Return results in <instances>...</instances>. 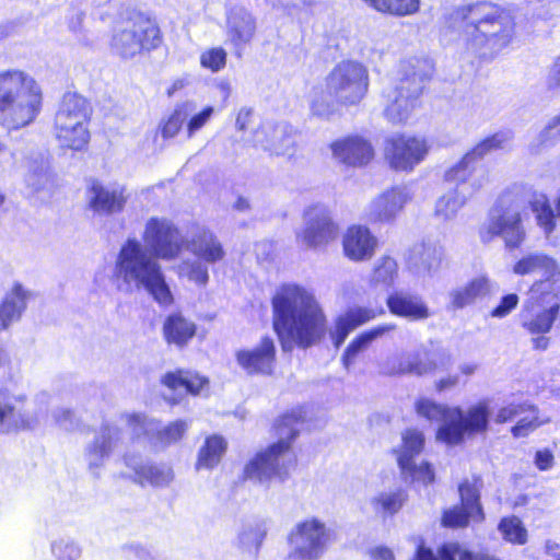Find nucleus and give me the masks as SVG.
I'll return each mask as SVG.
<instances>
[{
  "label": "nucleus",
  "instance_id": "1",
  "mask_svg": "<svg viewBox=\"0 0 560 560\" xmlns=\"http://www.w3.org/2000/svg\"><path fill=\"white\" fill-rule=\"evenodd\" d=\"M147 248L137 238H128L119 249L113 278L120 292L131 294L144 290L159 305L167 307L174 296L158 259L170 260L179 255L184 240L167 219L151 218L143 234Z\"/></svg>",
  "mask_w": 560,
  "mask_h": 560
},
{
  "label": "nucleus",
  "instance_id": "2",
  "mask_svg": "<svg viewBox=\"0 0 560 560\" xmlns=\"http://www.w3.org/2000/svg\"><path fill=\"white\" fill-rule=\"evenodd\" d=\"M273 328L283 351L317 345L327 332L326 315L312 292L289 283L272 298Z\"/></svg>",
  "mask_w": 560,
  "mask_h": 560
},
{
  "label": "nucleus",
  "instance_id": "3",
  "mask_svg": "<svg viewBox=\"0 0 560 560\" xmlns=\"http://www.w3.org/2000/svg\"><path fill=\"white\" fill-rule=\"evenodd\" d=\"M447 23L459 34L466 49L481 59H492L505 48L515 28L510 12L486 1L455 9Z\"/></svg>",
  "mask_w": 560,
  "mask_h": 560
},
{
  "label": "nucleus",
  "instance_id": "4",
  "mask_svg": "<svg viewBox=\"0 0 560 560\" xmlns=\"http://www.w3.org/2000/svg\"><path fill=\"white\" fill-rule=\"evenodd\" d=\"M415 408L420 417L430 421H441L436 439L447 445H458L466 438L482 434L490 423V404L483 399L470 406L466 411L459 407H448L432 399L419 398Z\"/></svg>",
  "mask_w": 560,
  "mask_h": 560
},
{
  "label": "nucleus",
  "instance_id": "5",
  "mask_svg": "<svg viewBox=\"0 0 560 560\" xmlns=\"http://www.w3.org/2000/svg\"><path fill=\"white\" fill-rule=\"evenodd\" d=\"M304 412L302 408L285 412L275 423V431L278 441L271 444L266 451L259 452L250 459L245 468L246 479L265 483L272 478L284 481L289 475V466L292 459L289 458L291 443L300 433V424L303 422Z\"/></svg>",
  "mask_w": 560,
  "mask_h": 560
},
{
  "label": "nucleus",
  "instance_id": "6",
  "mask_svg": "<svg viewBox=\"0 0 560 560\" xmlns=\"http://www.w3.org/2000/svg\"><path fill=\"white\" fill-rule=\"evenodd\" d=\"M42 91L36 81L22 71L0 73V125L19 129L35 120L42 107Z\"/></svg>",
  "mask_w": 560,
  "mask_h": 560
},
{
  "label": "nucleus",
  "instance_id": "7",
  "mask_svg": "<svg viewBox=\"0 0 560 560\" xmlns=\"http://www.w3.org/2000/svg\"><path fill=\"white\" fill-rule=\"evenodd\" d=\"M432 72L433 63L429 58L412 57L400 62L397 80L383 91V113L389 122L408 120Z\"/></svg>",
  "mask_w": 560,
  "mask_h": 560
},
{
  "label": "nucleus",
  "instance_id": "8",
  "mask_svg": "<svg viewBox=\"0 0 560 560\" xmlns=\"http://www.w3.org/2000/svg\"><path fill=\"white\" fill-rule=\"evenodd\" d=\"M514 133L510 129L499 130L469 150L457 163L444 173V180L454 185V189L465 195L474 196L485 184V171L480 161L497 150H503L512 142Z\"/></svg>",
  "mask_w": 560,
  "mask_h": 560
},
{
  "label": "nucleus",
  "instance_id": "9",
  "mask_svg": "<svg viewBox=\"0 0 560 560\" xmlns=\"http://www.w3.org/2000/svg\"><path fill=\"white\" fill-rule=\"evenodd\" d=\"M91 109L88 101L77 93H66L55 117L57 138L62 147L80 151L89 142L88 119Z\"/></svg>",
  "mask_w": 560,
  "mask_h": 560
},
{
  "label": "nucleus",
  "instance_id": "10",
  "mask_svg": "<svg viewBox=\"0 0 560 560\" xmlns=\"http://www.w3.org/2000/svg\"><path fill=\"white\" fill-rule=\"evenodd\" d=\"M369 89L368 69L357 61H342L326 77V90L341 106L358 105Z\"/></svg>",
  "mask_w": 560,
  "mask_h": 560
},
{
  "label": "nucleus",
  "instance_id": "11",
  "mask_svg": "<svg viewBox=\"0 0 560 560\" xmlns=\"http://www.w3.org/2000/svg\"><path fill=\"white\" fill-rule=\"evenodd\" d=\"M334 532L318 518L298 523L288 535L292 560H318L332 541Z\"/></svg>",
  "mask_w": 560,
  "mask_h": 560
},
{
  "label": "nucleus",
  "instance_id": "12",
  "mask_svg": "<svg viewBox=\"0 0 560 560\" xmlns=\"http://www.w3.org/2000/svg\"><path fill=\"white\" fill-rule=\"evenodd\" d=\"M424 434L417 429H407L401 433V445L394 448L400 476L404 482L409 485L421 483L428 486L435 479L432 465L422 462L420 465L415 463L424 447Z\"/></svg>",
  "mask_w": 560,
  "mask_h": 560
},
{
  "label": "nucleus",
  "instance_id": "13",
  "mask_svg": "<svg viewBox=\"0 0 560 560\" xmlns=\"http://www.w3.org/2000/svg\"><path fill=\"white\" fill-rule=\"evenodd\" d=\"M560 312V302L550 293L540 292V283L534 282L529 296L518 313L520 325L532 335L550 331Z\"/></svg>",
  "mask_w": 560,
  "mask_h": 560
},
{
  "label": "nucleus",
  "instance_id": "14",
  "mask_svg": "<svg viewBox=\"0 0 560 560\" xmlns=\"http://www.w3.org/2000/svg\"><path fill=\"white\" fill-rule=\"evenodd\" d=\"M161 44L160 31L149 21H128L112 40L113 49L122 58H132L142 49L151 50Z\"/></svg>",
  "mask_w": 560,
  "mask_h": 560
},
{
  "label": "nucleus",
  "instance_id": "15",
  "mask_svg": "<svg viewBox=\"0 0 560 560\" xmlns=\"http://www.w3.org/2000/svg\"><path fill=\"white\" fill-rule=\"evenodd\" d=\"M27 397L0 389V435L33 431L40 424L42 409L26 408Z\"/></svg>",
  "mask_w": 560,
  "mask_h": 560
},
{
  "label": "nucleus",
  "instance_id": "16",
  "mask_svg": "<svg viewBox=\"0 0 560 560\" xmlns=\"http://www.w3.org/2000/svg\"><path fill=\"white\" fill-rule=\"evenodd\" d=\"M126 446V434L116 424L103 422L84 448V458L93 475L114 455L121 454Z\"/></svg>",
  "mask_w": 560,
  "mask_h": 560
},
{
  "label": "nucleus",
  "instance_id": "17",
  "mask_svg": "<svg viewBox=\"0 0 560 560\" xmlns=\"http://www.w3.org/2000/svg\"><path fill=\"white\" fill-rule=\"evenodd\" d=\"M338 231L328 207L317 203L304 211L303 228L296 233V238L307 248H317L334 241Z\"/></svg>",
  "mask_w": 560,
  "mask_h": 560
},
{
  "label": "nucleus",
  "instance_id": "18",
  "mask_svg": "<svg viewBox=\"0 0 560 560\" xmlns=\"http://www.w3.org/2000/svg\"><path fill=\"white\" fill-rule=\"evenodd\" d=\"M508 196L499 198L489 212L487 233L492 236H502L506 247H518L525 237V230L518 209L506 207Z\"/></svg>",
  "mask_w": 560,
  "mask_h": 560
},
{
  "label": "nucleus",
  "instance_id": "19",
  "mask_svg": "<svg viewBox=\"0 0 560 560\" xmlns=\"http://www.w3.org/2000/svg\"><path fill=\"white\" fill-rule=\"evenodd\" d=\"M298 131L287 121H264L255 131L253 142L270 155L292 156L295 152Z\"/></svg>",
  "mask_w": 560,
  "mask_h": 560
},
{
  "label": "nucleus",
  "instance_id": "20",
  "mask_svg": "<svg viewBox=\"0 0 560 560\" xmlns=\"http://www.w3.org/2000/svg\"><path fill=\"white\" fill-rule=\"evenodd\" d=\"M460 505H455L443 512L441 524L446 528L467 527L470 520L481 523L485 512L480 502V490L468 480L458 486Z\"/></svg>",
  "mask_w": 560,
  "mask_h": 560
},
{
  "label": "nucleus",
  "instance_id": "21",
  "mask_svg": "<svg viewBox=\"0 0 560 560\" xmlns=\"http://www.w3.org/2000/svg\"><path fill=\"white\" fill-rule=\"evenodd\" d=\"M429 145L423 138L394 135L385 140V158L395 170H412L428 154Z\"/></svg>",
  "mask_w": 560,
  "mask_h": 560
},
{
  "label": "nucleus",
  "instance_id": "22",
  "mask_svg": "<svg viewBox=\"0 0 560 560\" xmlns=\"http://www.w3.org/2000/svg\"><path fill=\"white\" fill-rule=\"evenodd\" d=\"M128 197L122 185H106L96 178L86 179L85 198L88 206L100 215H112L121 212Z\"/></svg>",
  "mask_w": 560,
  "mask_h": 560
},
{
  "label": "nucleus",
  "instance_id": "23",
  "mask_svg": "<svg viewBox=\"0 0 560 560\" xmlns=\"http://www.w3.org/2000/svg\"><path fill=\"white\" fill-rule=\"evenodd\" d=\"M256 28V18L248 9L234 5L226 12V40L238 57L254 38Z\"/></svg>",
  "mask_w": 560,
  "mask_h": 560
},
{
  "label": "nucleus",
  "instance_id": "24",
  "mask_svg": "<svg viewBox=\"0 0 560 560\" xmlns=\"http://www.w3.org/2000/svg\"><path fill=\"white\" fill-rule=\"evenodd\" d=\"M235 359L237 364L249 375H270L276 362L275 341L271 337L266 336L255 348L236 351Z\"/></svg>",
  "mask_w": 560,
  "mask_h": 560
},
{
  "label": "nucleus",
  "instance_id": "25",
  "mask_svg": "<svg viewBox=\"0 0 560 560\" xmlns=\"http://www.w3.org/2000/svg\"><path fill=\"white\" fill-rule=\"evenodd\" d=\"M443 249L434 242L415 244L407 257L408 268L418 277H431L441 265Z\"/></svg>",
  "mask_w": 560,
  "mask_h": 560
},
{
  "label": "nucleus",
  "instance_id": "26",
  "mask_svg": "<svg viewBox=\"0 0 560 560\" xmlns=\"http://www.w3.org/2000/svg\"><path fill=\"white\" fill-rule=\"evenodd\" d=\"M516 275H537L539 280L535 282L540 283V292L549 289L550 282L559 275V267L556 260L545 254L534 253L521 258L513 267Z\"/></svg>",
  "mask_w": 560,
  "mask_h": 560
},
{
  "label": "nucleus",
  "instance_id": "27",
  "mask_svg": "<svg viewBox=\"0 0 560 560\" xmlns=\"http://www.w3.org/2000/svg\"><path fill=\"white\" fill-rule=\"evenodd\" d=\"M386 305L393 315L418 322L430 317V310L422 298L405 290L388 294Z\"/></svg>",
  "mask_w": 560,
  "mask_h": 560
},
{
  "label": "nucleus",
  "instance_id": "28",
  "mask_svg": "<svg viewBox=\"0 0 560 560\" xmlns=\"http://www.w3.org/2000/svg\"><path fill=\"white\" fill-rule=\"evenodd\" d=\"M124 463L135 471L141 485L147 482L152 487L165 488L174 479L173 469L165 464L143 463L139 456L127 453L124 454Z\"/></svg>",
  "mask_w": 560,
  "mask_h": 560
},
{
  "label": "nucleus",
  "instance_id": "29",
  "mask_svg": "<svg viewBox=\"0 0 560 560\" xmlns=\"http://www.w3.org/2000/svg\"><path fill=\"white\" fill-rule=\"evenodd\" d=\"M409 195L405 187H394L375 198L368 211L371 222H389L395 219L407 202Z\"/></svg>",
  "mask_w": 560,
  "mask_h": 560
},
{
  "label": "nucleus",
  "instance_id": "30",
  "mask_svg": "<svg viewBox=\"0 0 560 560\" xmlns=\"http://www.w3.org/2000/svg\"><path fill=\"white\" fill-rule=\"evenodd\" d=\"M336 159L350 166L368 164L374 156L372 144L361 137H348L331 144Z\"/></svg>",
  "mask_w": 560,
  "mask_h": 560
},
{
  "label": "nucleus",
  "instance_id": "31",
  "mask_svg": "<svg viewBox=\"0 0 560 560\" xmlns=\"http://www.w3.org/2000/svg\"><path fill=\"white\" fill-rule=\"evenodd\" d=\"M377 240L370 230L362 225H353L343 236L345 255L353 261L370 259L375 250Z\"/></svg>",
  "mask_w": 560,
  "mask_h": 560
},
{
  "label": "nucleus",
  "instance_id": "32",
  "mask_svg": "<svg viewBox=\"0 0 560 560\" xmlns=\"http://www.w3.org/2000/svg\"><path fill=\"white\" fill-rule=\"evenodd\" d=\"M32 295L33 293L21 283H14L0 303V331L8 330L12 324L21 319Z\"/></svg>",
  "mask_w": 560,
  "mask_h": 560
},
{
  "label": "nucleus",
  "instance_id": "33",
  "mask_svg": "<svg viewBox=\"0 0 560 560\" xmlns=\"http://www.w3.org/2000/svg\"><path fill=\"white\" fill-rule=\"evenodd\" d=\"M434 369V362L424 361L420 353L412 352L387 359L386 362L381 365L380 372L387 376L405 374L421 376L432 372Z\"/></svg>",
  "mask_w": 560,
  "mask_h": 560
},
{
  "label": "nucleus",
  "instance_id": "34",
  "mask_svg": "<svg viewBox=\"0 0 560 560\" xmlns=\"http://www.w3.org/2000/svg\"><path fill=\"white\" fill-rule=\"evenodd\" d=\"M375 312L366 307H354L339 316L336 319L335 327L330 330L334 346L338 349L353 329L375 318Z\"/></svg>",
  "mask_w": 560,
  "mask_h": 560
},
{
  "label": "nucleus",
  "instance_id": "35",
  "mask_svg": "<svg viewBox=\"0 0 560 560\" xmlns=\"http://www.w3.org/2000/svg\"><path fill=\"white\" fill-rule=\"evenodd\" d=\"M395 324H382L377 325L369 330H365L358 335L345 349L341 362L347 370H350L355 361V358L363 352L376 339L381 338L385 334L394 330Z\"/></svg>",
  "mask_w": 560,
  "mask_h": 560
},
{
  "label": "nucleus",
  "instance_id": "36",
  "mask_svg": "<svg viewBox=\"0 0 560 560\" xmlns=\"http://www.w3.org/2000/svg\"><path fill=\"white\" fill-rule=\"evenodd\" d=\"M490 292V281L487 277H478L466 285L456 288L448 293L452 310H462L472 304L476 299L486 296Z\"/></svg>",
  "mask_w": 560,
  "mask_h": 560
},
{
  "label": "nucleus",
  "instance_id": "37",
  "mask_svg": "<svg viewBox=\"0 0 560 560\" xmlns=\"http://www.w3.org/2000/svg\"><path fill=\"white\" fill-rule=\"evenodd\" d=\"M190 250L195 256L201 258L207 264L220 261L225 256V250L221 242L215 234L209 230H201L194 236Z\"/></svg>",
  "mask_w": 560,
  "mask_h": 560
},
{
  "label": "nucleus",
  "instance_id": "38",
  "mask_svg": "<svg viewBox=\"0 0 560 560\" xmlns=\"http://www.w3.org/2000/svg\"><path fill=\"white\" fill-rule=\"evenodd\" d=\"M195 323L185 318L180 313L170 314L163 324V335L167 343L182 348L196 334Z\"/></svg>",
  "mask_w": 560,
  "mask_h": 560
},
{
  "label": "nucleus",
  "instance_id": "39",
  "mask_svg": "<svg viewBox=\"0 0 560 560\" xmlns=\"http://www.w3.org/2000/svg\"><path fill=\"white\" fill-rule=\"evenodd\" d=\"M161 382L170 389L176 390L184 388L186 393L191 395L199 394L200 390L209 383L207 377L190 370L182 369L165 373Z\"/></svg>",
  "mask_w": 560,
  "mask_h": 560
},
{
  "label": "nucleus",
  "instance_id": "40",
  "mask_svg": "<svg viewBox=\"0 0 560 560\" xmlns=\"http://www.w3.org/2000/svg\"><path fill=\"white\" fill-rule=\"evenodd\" d=\"M26 167L25 183L27 187L33 191L45 189L51 180L47 154L42 151L32 153L27 159Z\"/></svg>",
  "mask_w": 560,
  "mask_h": 560
},
{
  "label": "nucleus",
  "instance_id": "41",
  "mask_svg": "<svg viewBox=\"0 0 560 560\" xmlns=\"http://www.w3.org/2000/svg\"><path fill=\"white\" fill-rule=\"evenodd\" d=\"M228 448L225 439L213 434L206 438L203 445L198 451L196 469H213L219 465Z\"/></svg>",
  "mask_w": 560,
  "mask_h": 560
},
{
  "label": "nucleus",
  "instance_id": "42",
  "mask_svg": "<svg viewBox=\"0 0 560 560\" xmlns=\"http://www.w3.org/2000/svg\"><path fill=\"white\" fill-rule=\"evenodd\" d=\"M266 535L267 527L264 521L245 523L237 536L238 547L245 552L257 556Z\"/></svg>",
  "mask_w": 560,
  "mask_h": 560
},
{
  "label": "nucleus",
  "instance_id": "43",
  "mask_svg": "<svg viewBox=\"0 0 560 560\" xmlns=\"http://www.w3.org/2000/svg\"><path fill=\"white\" fill-rule=\"evenodd\" d=\"M408 500V493L404 489L384 491L371 500L374 511L384 517L397 514Z\"/></svg>",
  "mask_w": 560,
  "mask_h": 560
},
{
  "label": "nucleus",
  "instance_id": "44",
  "mask_svg": "<svg viewBox=\"0 0 560 560\" xmlns=\"http://www.w3.org/2000/svg\"><path fill=\"white\" fill-rule=\"evenodd\" d=\"M469 198L471 196L452 188L438 199L434 213L444 221L453 220Z\"/></svg>",
  "mask_w": 560,
  "mask_h": 560
},
{
  "label": "nucleus",
  "instance_id": "45",
  "mask_svg": "<svg viewBox=\"0 0 560 560\" xmlns=\"http://www.w3.org/2000/svg\"><path fill=\"white\" fill-rule=\"evenodd\" d=\"M436 560H501L493 555L462 548L458 542H444L436 550Z\"/></svg>",
  "mask_w": 560,
  "mask_h": 560
},
{
  "label": "nucleus",
  "instance_id": "46",
  "mask_svg": "<svg viewBox=\"0 0 560 560\" xmlns=\"http://www.w3.org/2000/svg\"><path fill=\"white\" fill-rule=\"evenodd\" d=\"M195 110L196 105L192 102H184L176 105L168 118L161 122L160 128L162 137L165 139L175 137L182 129L184 122Z\"/></svg>",
  "mask_w": 560,
  "mask_h": 560
},
{
  "label": "nucleus",
  "instance_id": "47",
  "mask_svg": "<svg viewBox=\"0 0 560 560\" xmlns=\"http://www.w3.org/2000/svg\"><path fill=\"white\" fill-rule=\"evenodd\" d=\"M532 211L535 213L537 224L544 230L545 234L550 235L556 228V214L546 195H535L529 201Z\"/></svg>",
  "mask_w": 560,
  "mask_h": 560
},
{
  "label": "nucleus",
  "instance_id": "48",
  "mask_svg": "<svg viewBox=\"0 0 560 560\" xmlns=\"http://www.w3.org/2000/svg\"><path fill=\"white\" fill-rule=\"evenodd\" d=\"M375 10L393 15H409L419 10L420 0H363Z\"/></svg>",
  "mask_w": 560,
  "mask_h": 560
},
{
  "label": "nucleus",
  "instance_id": "49",
  "mask_svg": "<svg viewBox=\"0 0 560 560\" xmlns=\"http://www.w3.org/2000/svg\"><path fill=\"white\" fill-rule=\"evenodd\" d=\"M188 429V424L184 420H176L168 425L159 428L154 423V436L152 438V444L154 446L165 447L175 443L182 439L186 430Z\"/></svg>",
  "mask_w": 560,
  "mask_h": 560
},
{
  "label": "nucleus",
  "instance_id": "50",
  "mask_svg": "<svg viewBox=\"0 0 560 560\" xmlns=\"http://www.w3.org/2000/svg\"><path fill=\"white\" fill-rule=\"evenodd\" d=\"M498 529L509 542L524 545L527 541V530L516 516L503 517Z\"/></svg>",
  "mask_w": 560,
  "mask_h": 560
},
{
  "label": "nucleus",
  "instance_id": "51",
  "mask_svg": "<svg viewBox=\"0 0 560 560\" xmlns=\"http://www.w3.org/2000/svg\"><path fill=\"white\" fill-rule=\"evenodd\" d=\"M339 105V102L330 97L327 91H318L312 97L311 113L319 118L328 119L337 112Z\"/></svg>",
  "mask_w": 560,
  "mask_h": 560
},
{
  "label": "nucleus",
  "instance_id": "52",
  "mask_svg": "<svg viewBox=\"0 0 560 560\" xmlns=\"http://www.w3.org/2000/svg\"><path fill=\"white\" fill-rule=\"evenodd\" d=\"M127 425L130 430L131 438L136 441H140L142 438H148L152 442L154 436V423L149 421L141 415H127Z\"/></svg>",
  "mask_w": 560,
  "mask_h": 560
},
{
  "label": "nucleus",
  "instance_id": "53",
  "mask_svg": "<svg viewBox=\"0 0 560 560\" xmlns=\"http://www.w3.org/2000/svg\"><path fill=\"white\" fill-rule=\"evenodd\" d=\"M398 273V265L392 257H383L374 268L373 281L385 285L394 283Z\"/></svg>",
  "mask_w": 560,
  "mask_h": 560
},
{
  "label": "nucleus",
  "instance_id": "54",
  "mask_svg": "<svg viewBox=\"0 0 560 560\" xmlns=\"http://www.w3.org/2000/svg\"><path fill=\"white\" fill-rule=\"evenodd\" d=\"M51 552L57 560H78L81 557V548L69 538L52 541Z\"/></svg>",
  "mask_w": 560,
  "mask_h": 560
},
{
  "label": "nucleus",
  "instance_id": "55",
  "mask_svg": "<svg viewBox=\"0 0 560 560\" xmlns=\"http://www.w3.org/2000/svg\"><path fill=\"white\" fill-rule=\"evenodd\" d=\"M226 58L228 54L222 47H213L200 55V65L212 72H219L225 67Z\"/></svg>",
  "mask_w": 560,
  "mask_h": 560
},
{
  "label": "nucleus",
  "instance_id": "56",
  "mask_svg": "<svg viewBox=\"0 0 560 560\" xmlns=\"http://www.w3.org/2000/svg\"><path fill=\"white\" fill-rule=\"evenodd\" d=\"M560 140V114L551 118L538 135L540 145L548 147Z\"/></svg>",
  "mask_w": 560,
  "mask_h": 560
},
{
  "label": "nucleus",
  "instance_id": "57",
  "mask_svg": "<svg viewBox=\"0 0 560 560\" xmlns=\"http://www.w3.org/2000/svg\"><path fill=\"white\" fill-rule=\"evenodd\" d=\"M213 107L206 106L199 113L196 110L188 117L187 121V137L191 138L198 130H200L213 115Z\"/></svg>",
  "mask_w": 560,
  "mask_h": 560
},
{
  "label": "nucleus",
  "instance_id": "58",
  "mask_svg": "<svg viewBox=\"0 0 560 560\" xmlns=\"http://www.w3.org/2000/svg\"><path fill=\"white\" fill-rule=\"evenodd\" d=\"M55 423L66 431H72L79 425L73 411L68 408H57L52 411Z\"/></svg>",
  "mask_w": 560,
  "mask_h": 560
},
{
  "label": "nucleus",
  "instance_id": "59",
  "mask_svg": "<svg viewBox=\"0 0 560 560\" xmlns=\"http://www.w3.org/2000/svg\"><path fill=\"white\" fill-rule=\"evenodd\" d=\"M518 304V295L509 293L501 298L499 304L491 311V316L503 318L508 316Z\"/></svg>",
  "mask_w": 560,
  "mask_h": 560
},
{
  "label": "nucleus",
  "instance_id": "60",
  "mask_svg": "<svg viewBox=\"0 0 560 560\" xmlns=\"http://www.w3.org/2000/svg\"><path fill=\"white\" fill-rule=\"evenodd\" d=\"M539 424L535 416L532 418L523 417L511 428V433L514 438H524L538 428Z\"/></svg>",
  "mask_w": 560,
  "mask_h": 560
},
{
  "label": "nucleus",
  "instance_id": "61",
  "mask_svg": "<svg viewBox=\"0 0 560 560\" xmlns=\"http://www.w3.org/2000/svg\"><path fill=\"white\" fill-rule=\"evenodd\" d=\"M524 411L525 405L510 404L499 409L498 413L495 415L494 421L497 423H505L508 421H512L517 416L522 415Z\"/></svg>",
  "mask_w": 560,
  "mask_h": 560
},
{
  "label": "nucleus",
  "instance_id": "62",
  "mask_svg": "<svg viewBox=\"0 0 560 560\" xmlns=\"http://www.w3.org/2000/svg\"><path fill=\"white\" fill-rule=\"evenodd\" d=\"M188 277L190 280L197 282L198 284H207L209 280L207 265L201 261H194L189 267Z\"/></svg>",
  "mask_w": 560,
  "mask_h": 560
},
{
  "label": "nucleus",
  "instance_id": "63",
  "mask_svg": "<svg viewBox=\"0 0 560 560\" xmlns=\"http://www.w3.org/2000/svg\"><path fill=\"white\" fill-rule=\"evenodd\" d=\"M553 460L552 452L548 448H544L536 452L534 463L539 470L546 471L552 468Z\"/></svg>",
  "mask_w": 560,
  "mask_h": 560
},
{
  "label": "nucleus",
  "instance_id": "64",
  "mask_svg": "<svg viewBox=\"0 0 560 560\" xmlns=\"http://www.w3.org/2000/svg\"><path fill=\"white\" fill-rule=\"evenodd\" d=\"M435 553L433 548L425 545L423 538H419L412 560H436Z\"/></svg>",
  "mask_w": 560,
  "mask_h": 560
}]
</instances>
